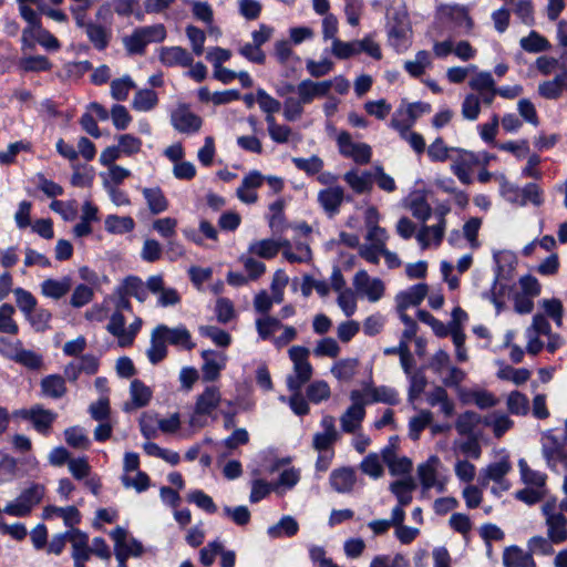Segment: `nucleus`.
Returning <instances> with one entry per match:
<instances>
[{"label":"nucleus","instance_id":"obj_7","mask_svg":"<svg viewBox=\"0 0 567 567\" xmlns=\"http://www.w3.org/2000/svg\"><path fill=\"white\" fill-rule=\"evenodd\" d=\"M511 470V462L507 457H503L501 461L491 463L485 468L481 470L478 483L482 487H486L489 482L493 481L501 486V491H508L511 484L505 476Z\"/></svg>","mask_w":567,"mask_h":567},{"label":"nucleus","instance_id":"obj_28","mask_svg":"<svg viewBox=\"0 0 567 567\" xmlns=\"http://www.w3.org/2000/svg\"><path fill=\"white\" fill-rule=\"evenodd\" d=\"M344 182L357 194H364L372 189V174L370 172L351 169L343 175Z\"/></svg>","mask_w":567,"mask_h":567},{"label":"nucleus","instance_id":"obj_15","mask_svg":"<svg viewBox=\"0 0 567 567\" xmlns=\"http://www.w3.org/2000/svg\"><path fill=\"white\" fill-rule=\"evenodd\" d=\"M357 483V473L353 467L343 466L334 468L329 476V484L340 494L351 493Z\"/></svg>","mask_w":567,"mask_h":567},{"label":"nucleus","instance_id":"obj_22","mask_svg":"<svg viewBox=\"0 0 567 567\" xmlns=\"http://www.w3.org/2000/svg\"><path fill=\"white\" fill-rule=\"evenodd\" d=\"M427 295V286L417 284L406 291H402L396 296L398 312L405 311L409 307L419 306Z\"/></svg>","mask_w":567,"mask_h":567},{"label":"nucleus","instance_id":"obj_42","mask_svg":"<svg viewBox=\"0 0 567 567\" xmlns=\"http://www.w3.org/2000/svg\"><path fill=\"white\" fill-rule=\"evenodd\" d=\"M360 470L374 480L380 478L384 473L382 461L378 453H369L360 463Z\"/></svg>","mask_w":567,"mask_h":567},{"label":"nucleus","instance_id":"obj_35","mask_svg":"<svg viewBox=\"0 0 567 567\" xmlns=\"http://www.w3.org/2000/svg\"><path fill=\"white\" fill-rule=\"evenodd\" d=\"M143 196L152 214L157 215L168 208V202L158 187L144 188Z\"/></svg>","mask_w":567,"mask_h":567},{"label":"nucleus","instance_id":"obj_30","mask_svg":"<svg viewBox=\"0 0 567 567\" xmlns=\"http://www.w3.org/2000/svg\"><path fill=\"white\" fill-rule=\"evenodd\" d=\"M54 515L62 517L65 526L73 527L81 522V515L75 506L58 507L49 505L43 509V518L50 519Z\"/></svg>","mask_w":567,"mask_h":567},{"label":"nucleus","instance_id":"obj_50","mask_svg":"<svg viewBox=\"0 0 567 567\" xmlns=\"http://www.w3.org/2000/svg\"><path fill=\"white\" fill-rule=\"evenodd\" d=\"M480 423V414L473 411H466L458 415L455 422V429L461 435H466L471 434Z\"/></svg>","mask_w":567,"mask_h":567},{"label":"nucleus","instance_id":"obj_37","mask_svg":"<svg viewBox=\"0 0 567 567\" xmlns=\"http://www.w3.org/2000/svg\"><path fill=\"white\" fill-rule=\"evenodd\" d=\"M158 103L157 93L151 89L138 90L132 101V106L138 112H148Z\"/></svg>","mask_w":567,"mask_h":567},{"label":"nucleus","instance_id":"obj_53","mask_svg":"<svg viewBox=\"0 0 567 567\" xmlns=\"http://www.w3.org/2000/svg\"><path fill=\"white\" fill-rule=\"evenodd\" d=\"M66 443L74 449L86 450L90 446V440L84 433L83 429L72 426L64 431Z\"/></svg>","mask_w":567,"mask_h":567},{"label":"nucleus","instance_id":"obj_31","mask_svg":"<svg viewBox=\"0 0 567 567\" xmlns=\"http://www.w3.org/2000/svg\"><path fill=\"white\" fill-rule=\"evenodd\" d=\"M147 358L152 364H157L167 355V346L164 337L156 328L151 333V346L147 349Z\"/></svg>","mask_w":567,"mask_h":567},{"label":"nucleus","instance_id":"obj_14","mask_svg":"<svg viewBox=\"0 0 567 567\" xmlns=\"http://www.w3.org/2000/svg\"><path fill=\"white\" fill-rule=\"evenodd\" d=\"M334 417L332 415H324L320 422L323 432H318L313 435L312 446L315 450L322 452L329 450L336 443L340 435L336 429Z\"/></svg>","mask_w":567,"mask_h":567},{"label":"nucleus","instance_id":"obj_55","mask_svg":"<svg viewBox=\"0 0 567 567\" xmlns=\"http://www.w3.org/2000/svg\"><path fill=\"white\" fill-rule=\"evenodd\" d=\"M285 200L279 198L269 206V226L276 231H282L285 228Z\"/></svg>","mask_w":567,"mask_h":567},{"label":"nucleus","instance_id":"obj_61","mask_svg":"<svg viewBox=\"0 0 567 567\" xmlns=\"http://www.w3.org/2000/svg\"><path fill=\"white\" fill-rule=\"evenodd\" d=\"M292 162L298 169L303 171L308 175L318 174L323 167V161L317 155H312L309 158L293 157Z\"/></svg>","mask_w":567,"mask_h":567},{"label":"nucleus","instance_id":"obj_17","mask_svg":"<svg viewBox=\"0 0 567 567\" xmlns=\"http://www.w3.org/2000/svg\"><path fill=\"white\" fill-rule=\"evenodd\" d=\"M20 415L30 420L33 423L34 429L42 433L47 434L54 422L56 414L50 410H45L40 405L32 406L29 410H21Z\"/></svg>","mask_w":567,"mask_h":567},{"label":"nucleus","instance_id":"obj_29","mask_svg":"<svg viewBox=\"0 0 567 567\" xmlns=\"http://www.w3.org/2000/svg\"><path fill=\"white\" fill-rule=\"evenodd\" d=\"M391 493L396 497L398 505L408 506L412 502V493L416 488L413 477L408 476L390 484Z\"/></svg>","mask_w":567,"mask_h":567},{"label":"nucleus","instance_id":"obj_16","mask_svg":"<svg viewBox=\"0 0 567 567\" xmlns=\"http://www.w3.org/2000/svg\"><path fill=\"white\" fill-rule=\"evenodd\" d=\"M147 288L152 293L158 296V305L162 307H169L179 303L181 297L176 289L165 288L164 278L162 275H154L147 278Z\"/></svg>","mask_w":567,"mask_h":567},{"label":"nucleus","instance_id":"obj_44","mask_svg":"<svg viewBox=\"0 0 567 567\" xmlns=\"http://www.w3.org/2000/svg\"><path fill=\"white\" fill-rule=\"evenodd\" d=\"M14 312L16 309L10 303H2L0 306V332L9 334L18 333L19 327L13 320Z\"/></svg>","mask_w":567,"mask_h":567},{"label":"nucleus","instance_id":"obj_19","mask_svg":"<svg viewBox=\"0 0 567 567\" xmlns=\"http://www.w3.org/2000/svg\"><path fill=\"white\" fill-rule=\"evenodd\" d=\"M157 331L164 337L166 343L172 346L182 347L186 350H192L195 344L192 342L190 332L184 327L169 328L165 324L155 327Z\"/></svg>","mask_w":567,"mask_h":567},{"label":"nucleus","instance_id":"obj_10","mask_svg":"<svg viewBox=\"0 0 567 567\" xmlns=\"http://www.w3.org/2000/svg\"><path fill=\"white\" fill-rule=\"evenodd\" d=\"M379 213L375 207H369L365 212V227L367 235L365 240L369 241L368 245L374 246V248H379L383 250L386 248V240L389 238V234L385 228H382L378 225L379 223Z\"/></svg>","mask_w":567,"mask_h":567},{"label":"nucleus","instance_id":"obj_12","mask_svg":"<svg viewBox=\"0 0 567 567\" xmlns=\"http://www.w3.org/2000/svg\"><path fill=\"white\" fill-rule=\"evenodd\" d=\"M458 153L457 158L451 164L452 173L460 179L461 183L470 185L472 183L471 171L472 167L480 163L478 157L464 150H455Z\"/></svg>","mask_w":567,"mask_h":567},{"label":"nucleus","instance_id":"obj_63","mask_svg":"<svg viewBox=\"0 0 567 567\" xmlns=\"http://www.w3.org/2000/svg\"><path fill=\"white\" fill-rule=\"evenodd\" d=\"M485 425L492 426L496 437L503 436L514 424V422L505 414L495 413L493 419H486Z\"/></svg>","mask_w":567,"mask_h":567},{"label":"nucleus","instance_id":"obj_34","mask_svg":"<svg viewBox=\"0 0 567 567\" xmlns=\"http://www.w3.org/2000/svg\"><path fill=\"white\" fill-rule=\"evenodd\" d=\"M41 390L47 396L59 399L66 393L64 378L59 374H50L42 379Z\"/></svg>","mask_w":567,"mask_h":567},{"label":"nucleus","instance_id":"obj_13","mask_svg":"<svg viewBox=\"0 0 567 567\" xmlns=\"http://www.w3.org/2000/svg\"><path fill=\"white\" fill-rule=\"evenodd\" d=\"M171 121L176 131L186 134L198 132L203 123L202 118L186 106H179L172 113Z\"/></svg>","mask_w":567,"mask_h":567},{"label":"nucleus","instance_id":"obj_11","mask_svg":"<svg viewBox=\"0 0 567 567\" xmlns=\"http://www.w3.org/2000/svg\"><path fill=\"white\" fill-rule=\"evenodd\" d=\"M111 538L114 542V551L117 553V548L122 551L126 558L140 557L143 554L142 544L135 538H128L127 530L121 526H117L110 533Z\"/></svg>","mask_w":567,"mask_h":567},{"label":"nucleus","instance_id":"obj_43","mask_svg":"<svg viewBox=\"0 0 567 567\" xmlns=\"http://www.w3.org/2000/svg\"><path fill=\"white\" fill-rule=\"evenodd\" d=\"M519 44L530 53L543 52L550 48L548 40L536 31H532L528 37L522 38Z\"/></svg>","mask_w":567,"mask_h":567},{"label":"nucleus","instance_id":"obj_64","mask_svg":"<svg viewBox=\"0 0 567 567\" xmlns=\"http://www.w3.org/2000/svg\"><path fill=\"white\" fill-rule=\"evenodd\" d=\"M330 388L326 381H315L307 388V398L313 403L329 399Z\"/></svg>","mask_w":567,"mask_h":567},{"label":"nucleus","instance_id":"obj_36","mask_svg":"<svg viewBox=\"0 0 567 567\" xmlns=\"http://www.w3.org/2000/svg\"><path fill=\"white\" fill-rule=\"evenodd\" d=\"M439 458L432 456L427 462L417 466V475L423 486V489L427 491L436 486V464Z\"/></svg>","mask_w":567,"mask_h":567},{"label":"nucleus","instance_id":"obj_5","mask_svg":"<svg viewBox=\"0 0 567 567\" xmlns=\"http://www.w3.org/2000/svg\"><path fill=\"white\" fill-rule=\"evenodd\" d=\"M44 492L43 485L33 484L24 489L14 502L9 503L3 508V512L14 517H25L30 514L33 506L42 501Z\"/></svg>","mask_w":567,"mask_h":567},{"label":"nucleus","instance_id":"obj_48","mask_svg":"<svg viewBox=\"0 0 567 567\" xmlns=\"http://www.w3.org/2000/svg\"><path fill=\"white\" fill-rule=\"evenodd\" d=\"M280 245L271 239H262L252 243L249 246V252L259 256L260 258H274L279 251Z\"/></svg>","mask_w":567,"mask_h":567},{"label":"nucleus","instance_id":"obj_52","mask_svg":"<svg viewBox=\"0 0 567 567\" xmlns=\"http://www.w3.org/2000/svg\"><path fill=\"white\" fill-rule=\"evenodd\" d=\"M520 192L519 206H525L528 202L535 206H540L544 203L543 192L535 183L526 184Z\"/></svg>","mask_w":567,"mask_h":567},{"label":"nucleus","instance_id":"obj_54","mask_svg":"<svg viewBox=\"0 0 567 567\" xmlns=\"http://www.w3.org/2000/svg\"><path fill=\"white\" fill-rule=\"evenodd\" d=\"M358 45L357 40L343 42L340 39H334L331 44V53L340 60H346L359 54Z\"/></svg>","mask_w":567,"mask_h":567},{"label":"nucleus","instance_id":"obj_40","mask_svg":"<svg viewBox=\"0 0 567 567\" xmlns=\"http://www.w3.org/2000/svg\"><path fill=\"white\" fill-rule=\"evenodd\" d=\"M433 420V413L430 410H421L420 413L411 417L409 422V435L413 441L420 439L421 432L430 426Z\"/></svg>","mask_w":567,"mask_h":567},{"label":"nucleus","instance_id":"obj_51","mask_svg":"<svg viewBox=\"0 0 567 567\" xmlns=\"http://www.w3.org/2000/svg\"><path fill=\"white\" fill-rule=\"evenodd\" d=\"M13 293L17 306L24 317L29 316V313L37 308V299L30 291L23 288H16Z\"/></svg>","mask_w":567,"mask_h":567},{"label":"nucleus","instance_id":"obj_33","mask_svg":"<svg viewBox=\"0 0 567 567\" xmlns=\"http://www.w3.org/2000/svg\"><path fill=\"white\" fill-rule=\"evenodd\" d=\"M299 530V524L292 516H284L276 525L267 529V534L271 538H279L282 536L292 537Z\"/></svg>","mask_w":567,"mask_h":567},{"label":"nucleus","instance_id":"obj_18","mask_svg":"<svg viewBox=\"0 0 567 567\" xmlns=\"http://www.w3.org/2000/svg\"><path fill=\"white\" fill-rule=\"evenodd\" d=\"M343 200L344 190L341 186L328 187L318 193V202L330 217L339 213Z\"/></svg>","mask_w":567,"mask_h":567},{"label":"nucleus","instance_id":"obj_3","mask_svg":"<svg viewBox=\"0 0 567 567\" xmlns=\"http://www.w3.org/2000/svg\"><path fill=\"white\" fill-rule=\"evenodd\" d=\"M166 38V30L163 24L142 27L124 39L126 50L132 54H142L147 44L162 42Z\"/></svg>","mask_w":567,"mask_h":567},{"label":"nucleus","instance_id":"obj_62","mask_svg":"<svg viewBox=\"0 0 567 567\" xmlns=\"http://www.w3.org/2000/svg\"><path fill=\"white\" fill-rule=\"evenodd\" d=\"M125 317L120 311H114L110 317V321L106 326V330L110 334L117 338L118 346L122 347L123 334L125 333Z\"/></svg>","mask_w":567,"mask_h":567},{"label":"nucleus","instance_id":"obj_20","mask_svg":"<svg viewBox=\"0 0 567 567\" xmlns=\"http://www.w3.org/2000/svg\"><path fill=\"white\" fill-rule=\"evenodd\" d=\"M159 61L166 66H192L193 55L182 47H164L159 52Z\"/></svg>","mask_w":567,"mask_h":567},{"label":"nucleus","instance_id":"obj_49","mask_svg":"<svg viewBox=\"0 0 567 567\" xmlns=\"http://www.w3.org/2000/svg\"><path fill=\"white\" fill-rule=\"evenodd\" d=\"M507 410L514 415H526L529 411L528 398L518 391H513L507 396Z\"/></svg>","mask_w":567,"mask_h":567},{"label":"nucleus","instance_id":"obj_26","mask_svg":"<svg viewBox=\"0 0 567 567\" xmlns=\"http://www.w3.org/2000/svg\"><path fill=\"white\" fill-rule=\"evenodd\" d=\"M131 402L125 403L124 410L131 411L141 409L148 404L152 398V391L141 380H133L130 386Z\"/></svg>","mask_w":567,"mask_h":567},{"label":"nucleus","instance_id":"obj_41","mask_svg":"<svg viewBox=\"0 0 567 567\" xmlns=\"http://www.w3.org/2000/svg\"><path fill=\"white\" fill-rule=\"evenodd\" d=\"M518 467L522 480L527 485H533L537 488H543L546 483V475L542 472L532 470L524 458L518 461Z\"/></svg>","mask_w":567,"mask_h":567},{"label":"nucleus","instance_id":"obj_39","mask_svg":"<svg viewBox=\"0 0 567 567\" xmlns=\"http://www.w3.org/2000/svg\"><path fill=\"white\" fill-rule=\"evenodd\" d=\"M445 229V218L444 213L441 214V220L434 226H424L419 234L416 235V239L422 245V248H426L429 246L427 236L431 234L434 241L440 244L444 236Z\"/></svg>","mask_w":567,"mask_h":567},{"label":"nucleus","instance_id":"obj_32","mask_svg":"<svg viewBox=\"0 0 567 567\" xmlns=\"http://www.w3.org/2000/svg\"><path fill=\"white\" fill-rule=\"evenodd\" d=\"M84 30L87 39L96 50L102 51L109 45L111 31L103 25L90 22Z\"/></svg>","mask_w":567,"mask_h":567},{"label":"nucleus","instance_id":"obj_57","mask_svg":"<svg viewBox=\"0 0 567 567\" xmlns=\"http://www.w3.org/2000/svg\"><path fill=\"white\" fill-rule=\"evenodd\" d=\"M370 395L373 402H382L390 405L399 403L398 392L390 386L381 385L372 388Z\"/></svg>","mask_w":567,"mask_h":567},{"label":"nucleus","instance_id":"obj_60","mask_svg":"<svg viewBox=\"0 0 567 567\" xmlns=\"http://www.w3.org/2000/svg\"><path fill=\"white\" fill-rule=\"evenodd\" d=\"M357 367L355 359L340 360L332 367L331 372L337 379L348 381L354 375Z\"/></svg>","mask_w":567,"mask_h":567},{"label":"nucleus","instance_id":"obj_1","mask_svg":"<svg viewBox=\"0 0 567 567\" xmlns=\"http://www.w3.org/2000/svg\"><path fill=\"white\" fill-rule=\"evenodd\" d=\"M265 181L275 194H278L284 189L285 183L281 177L264 176L259 171L254 169L244 176L240 186L236 190L239 200L245 204L256 203L258 200L256 189L259 188Z\"/></svg>","mask_w":567,"mask_h":567},{"label":"nucleus","instance_id":"obj_45","mask_svg":"<svg viewBox=\"0 0 567 567\" xmlns=\"http://www.w3.org/2000/svg\"><path fill=\"white\" fill-rule=\"evenodd\" d=\"M135 86V82L130 75L115 79L111 82V96L116 101H125L130 91Z\"/></svg>","mask_w":567,"mask_h":567},{"label":"nucleus","instance_id":"obj_24","mask_svg":"<svg viewBox=\"0 0 567 567\" xmlns=\"http://www.w3.org/2000/svg\"><path fill=\"white\" fill-rule=\"evenodd\" d=\"M40 287L44 297L59 300L70 291L72 279L69 276L61 279L49 278L42 281Z\"/></svg>","mask_w":567,"mask_h":567},{"label":"nucleus","instance_id":"obj_46","mask_svg":"<svg viewBox=\"0 0 567 567\" xmlns=\"http://www.w3.org/2000/svg\"><path fill=\"white\" fill-rule=\"evenodd\" d=\"M125 295L136 298L140 302L147 299V281L144 284L138 277H127L124 281Z\"/></svg>","mask_w":567,"mask_h":567},{"label":"nucleus","instance_id":"obj_27","mask_svg":"<svg viewBox=\"0 0 567 567\" xmlns=\"http://www.w3.org/2000/svg\"><path fill=\"white\" fill-rule=\"evenodd\" d=\"M503 564L505 567H536L532 554L524 551L518 546L505 548L503 553Z\"/></svg>","mask_w":567,"mask_h":567},{"label":"nucleus","instance_id":"obj_6","mask_svg":"<svg viewBox=\"0 0 567 567\" xmlns=\"http://www.w3.org/2000/svg\"><path fill=\"white\" fill-rule=\"evenodd\" d=\"M337 143L340 154L352 158L357 164L363 165L371 161V147L365 143H354L348 132H341L338 135Z\"/></svg>","mask_w":567,"mask_h":567},{"label":"nucleus","instance_id":"obj_25","mask_svg":"<svg viewBox=\"0 0 567 567\" xmlns=\"http://www.w3.org/2000/svg\"><path fill=\"white\" fill-rule=\"evenodd\" d=\"M364 415L365 410L362 404L354 403L349 406L340 417L342 431L346 433H357L361 427Z\"/></svg>","mask_w":567,"mask_h":567},{"label":"nucleus","instance_id":"obj_23","mask_svg":"<svg viewBox=\"0 0 567 567\" xmlns=\"http://www.w3.org/2000/svg\"><path fill=\"white\" fill-rule=\"evenodd\" d=\"M543 455L549 467L556 470L559 464L567 462L564 446L553 436H547L543 444Z\"/></svg>","mask_w":567,"mask_h":567},{"label":"nucleus","instance_id":"obj_21","mask_svg":"<svg viewBox=\"0 0 567 567\" xmlns=\"http://www.w3.org/2000/svg\"><path fill=\"white\" fill-rule=\"evenodd\" d=\"M202 358L204 359L202 367L203 380L207 382L216 381L225 367L226 358L221 354H217L213 350H204Z\"/></svg>","mask_w":567,"mask_h":567},{"label":"nucleus","instance_id":"obj_56","mask_svg":"<svg viewBox=\"0 0 567 567\" xmlns=\"http://www.w3.org/2000/svg\"><path fill=\"white\" fill-rule=\"evenodd\" d=\"M16 362L30 370H40L43 365V358L33 350L22 349L16 354Z\"/></svg>","mask_w":567,"mask_h":567},{"label":"nucleus","instance_id":"obj_58","mask_svg":"<svg viewBox=\"0 0 567 567\" xmlns=\"http://www.w3.org/2000/svg\"><path fill=\"white\" fill-rule=\"evenodd\" d=\"M481 112L480 96L475 93L465 95L462 103V116L467 121H475Z\"/></svg>","mask_w":567,"mask_h":567},{"label":"nucleus","instance_id":"obj_59","mask_svg":"<svg viewBox=\"0 0 567 567\" xmlns=\"http://www.w3.org/2000/svg\"><path fill=\"white\" fill-rule=\"evenodd\" d=\"M499 183V192L501 195L509 203L517 204L519 203V198L522 192L517 185L511 183L505 175H499L496 177Z\"/></svg>","mask_w":567,"mask_h":567},{"label":"nucleus","instance_id":"obj_38","mask_svg":"<svg viewBox=\"0 0 567 567\" xmlns=\"http://www.w3.org/2000/svg\"><path fill=\"white\" fill-rule=\"evenodd\" d=\"M135 223L130 216L110 215L105 219V229L111 234H125L134 229Z\"/></svg>","mask_w":567,"mask_h":567},{"label":"nucleus","instance_id":"obj_47","mask_svg":"<svg viewBox=\"0 0 567 567\" xmlns=\"http://www.w3.org/2000/svg\"><path fill=\"white\" fill-rule=\"evenodd\" d=\"M51 318L52 313L48 309L38 307L25 317L37 332H44L48 330L50 328Z\"/></svg>","mask_w":567,"mask_h":567},{"label":"nucleus","instance_id":"obj_9","mask_svg":"<svg viewBox=\"0 0 567 567\" xmlns=\"http://www.w3.org/2000/svg\"><path fill=\"white\" fill-rule=\"evenodd\" d=\"M220 402L221 393L219 388L216 385L206 386L196 399L192 423L195 424L197 422V417L212 415L219 406Z\"/></svg>","mask_w":567,"mask_h":567},{"label":"nucleus","instance_id":"obj_4","mask_svg":"<svg viewBox=\"0 0 567 567\" xmlns=\"http://www.w3.org/2000/svg\"><path fill=\"white\" fill-rule=\"evenodd\" d=\"M547 526V536L554 544H560L567 539V518L558 511L556 499L547 501L542 506Z\"/></svg>","mask_w":567,"mask_h":567},{"label":"nucleus","instance_id":"obj_8","mask_svg":"<svg viewBox=\"0 0 567 567\" xmlns=\"http://www.w3.org/2000/svg\"><path fill=\"white\" fill-rule=\"evenodd\" d=\"M411 27L408 19L403 17H394L393 21L389 24L388 41L389 44L395 49L396 52L405 51L411 43Z\"/></svg>","mask_w":567,"mask_h":567},{"label":"nucleus","instance_id":"obj_2","mask_svg":"<svg viewBox=\"0 0 567 567\" xmlns=\"http://www.w3.org/2000/svg\"><path fill=\"white\" fill-rule=\"evenodd\" d=\"M293 363V372L286 379L288 390H301L310 381L313 369L308 358L310 350L306 347L293 346L288 351Z\"/></svg>","mask_w":567,"mask_h":567}]
</instances>
